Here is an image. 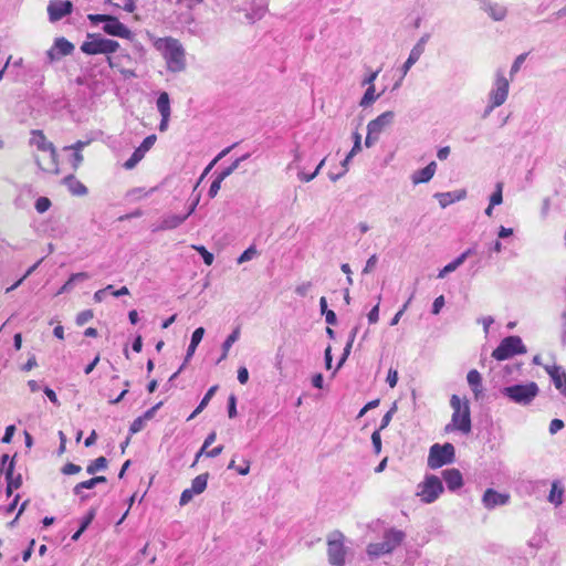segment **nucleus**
Returning a JSON list of instances; mask_svg holds the SVG:
<instances>
[{"label": "nucleus", "instance_id": "58", "mask_svg": "<svg viewBox=\"0 0 566 566\" xmlns=\"http://www.w3.org/2000/svg\"><path fill=\"white\" fill-rule=\"evenodd\" d=\"M371 442H373V446L375 448V451L377 453H379L380 449H381V439H380L379 430H376V431L373 432V434H371Z\"/></svg>", "mask_w": 566, "mask_h": 566}, {"label": "nucleus", "instance_id": "39", "mask_svg": "<svg viewBox=\"0 0 566 566\" xmlns=\"http://www.w3.org/2000/svg\"><path fill=\"white\" fill-rule=\"evenodd\" d=\"M548 375L551 376L555 387H560V374L564 371L558 366H552L545 368Z\"/></svg>", "mask_w": 566, "mask_h": 566}, {"label": "nucleus", "instance_id": "63", "mask_svg": "<svg viewBox=\"0 0 566 566\" xmlns=\"http://www.w3.org/2000/svg\"><path fill=\"white\" fill-rule=\"evenodd\" d=\"M43 391H44L45 396L48 397V399H49L52 403H54L55 406H60V401H59L57 396H56V394H55V391H54V390H52V389H51V388H49V387H45Z\"/></svg>", "mask_w": 566, "mask_h": 566}, {"label": "nucleus", "instance_id": "40", "mask_svg": "<svg viewBox=\"0 0 566 566\" xmlns=\"http://www.w3.org/2000/svg\"><path fill=\"white\" fill-rule=\"evenodd\" d=\"M240 329L235 328L223 342L222 349L223 352H229L232 345L239 339Z\"/></svg>", "mask_w": 566, "mask_h": 566}, {"label": "nucleus", "instance_id": "26", "mask_svg": "<svg viewBox=\"0 0 566 566\" xmlns=\"http://www.w3.org/2000/svg\"><path fill=\"white\" fill-rule=\"evenodd\" d=\"M157 109L160 116H170V98L167 92H161L156 102Z\"/></svg>", "mask_w": 566, "mask_h": 566}, {"label": "nucleus", "instance_id": "12", "mask_svg": "<svg viewBox=\"0 0 566 566\" xmlns=\"http://www.w3.org/2000/svg\"><path fill=\"white\" fill-rule=\"evenodd\" d=\"M395 118V113L391 111H387L380 114L375 119L370 120L367 125V136L365 139V145L367 147L373 146L378 139L381 132L391 125Z\"/></svg>", "mask_w": 566, "mask_h": 566}, {"label": "nucleus", "instance_id": "57", "mask_svg": "<svg viewBox=\"0 0 566 566\" xmlns=\"http://www.w3.org/2000/svg\"><path fill=\"white\" fill-rule=\"evenodd\" d=\"M369 324H375L379 318V303H377L367 315Z\"/></svg>", "mask_w": 566, "mask_h": 566}, {"label": "nucleus", "instance_id": "33", "mask_svg": "<svg viewBox=\"0 0 566 566\" xmlns=\"http://www.w3.org/2000/svg\"><path fill=\"white\" fill-rule=\"evenodd\" d=\"M353 157H354V147L349 150V153L347 154V156L343 160V163H342V170L338 171V172L331 171L328 174L329 179L333 180V181L338 180L348 170V163H349V160Z\"/></svg>", "mask_w": 566, "mask_h": 566}, {"label": "nucleus", "instance_id": "53", "mask_svg": "<svg viewBox=\"0 0 566 566\" xmlns=\"http://www.w3.org/2000/svg\"><path fill=\"white\" fill-rule=\"evenodd\" d=\"M564 428V421L560 419H553L549 423V433L555 434Z\"/></svg>", "mask_w": 566, "mask_h": 566}, {"label": "nucleus", "instance_id": "18", "mask_svg": "<svg viewBox=\"0 0 566 566\" xmlns=\"http://www.w3.org/2000/svg\"><path fill=\"white\" fill-rule=\"evenodd\" d=\"M187 219L188 217L186 214L167 213L161 218L159 224L156 226L153 231L174 230L181 226Z\"/></svg>", "mask_w": 566, "mask_h": 566}, {"label": "nucleus", "instance_id": "4", "mask_svg": "<svg viewBox=\"0 0 566 566\" xmlns=\"http://www.w3.org/2000/svg\"><path fill=\"white\" fill-rule=\"evenodd\" d=\"M405 537L406 534L402 531L389 528L385 531L381 542L368 545L367 553L371 557L390 554L402 543Z\"/></svg>", "mask_w": 566, "mask_h": 566}, {"label": "nucleus", "instance_id": "36", "mask_svg": "<svg viewBox=\"0 0 566 566\" xmlns=\"http://www.w3.org/2000/svg\"><path fill=\"white\" fill-rule=\"evenodd\" d=\"M259 252L255 248V245L249 247L238 258L237 262L238 264H242L244 262L253 260L255 256H258Z\"/></svg>", "mask_w": 566, "mask_h": 566}, {"label": "nucleus", "instance_id": "25", "mask_svg": "<svg viewBox=\"0 0 566 566\" xmlns=\"http://www.w3.org/2000/svg\"><path fill=\"white\" fill-rule=\"evenodd\" d=\"M467 380L474 395L478 396L481 392L482 388L481 374L478 370L472 369L468 373Z\"/></svg>", "mask_w": 566, "mask_h": 566}, {"label": "nucleus", "instance_id": "62", "mask_svg": "<svg viewBox=\"0 0 566 566\" xmlns=\"http://www.w3.org/2000/svg\"><path fill=\"white\" fill-rule=\"evenodd\" d=\"M14 431H15V427L13 424L8 426L6 428V432H4L3 437H2V442L3 443H10L11 440H12V437L14 434Z\"/></svg>", "mask_w": 566, "mask_h": 566}, {"label": "nucleus", "instance_id": "27", "mask_svg": "<svg viewBox=\"0 0 566 566\" xmlns=\"http://www.w3.org/2000/svg\"><path fill=\"white\" fill-rule=\"evenodd\" d=\"M65 184L69 190L75 196H84L87 192V188L74 177L65 178Z\"/></svg>", "mask_w": 566, "mask_h": 566}, {"label": "nucleus", "instance_id": "31", "mask_svg": "<svg viewBox=\"0 0 566 566\" xmlns=\"http://www.w3.org/2000/svg\"><path fill=\"white\" fill-rule=\"evenodd\" d=\"M379 96L380 94H376L375 85H370L367 87L365 94L363 95L359 105L361 107H367L371 105Z\"/></svg>", "mask_w": 566, "mask_h": 566}, {"label": "nucleus", "instance_id": "17", "mask_svg": "<svg viewBox=\"0 0 566 566\" xmlns=\"http://www.w3.org/2000/svg\"><path fill=\"white\" fill-rule=\"evenodd\" d=\"M510 502L509 493H500L494 489H486L483 496L482 503L485 509L494 510L497 506H504Z\"/></svg>", "mask_w": 566, "mask_h": 566}, {"label": "nucleus", "instance_id": "24", "mask_svg": "<svg viewBox=\"0 0 566 566\" xmlns=\"http://www.w3.org/2000/svg\"><path fill=\"white\" fill-rule=\"evenodd\" d=\"M564 495V488L559 481H554L552 483V489L548 494V502L554 504L556 507L562 505Z\"/></svg>", "mask_w": 566, "mask_h": 566}, {"label": "nucleus", "instance_id": "15", "mask_svg": "<svg viewBox=\"0 0 566 566\" xmlns=\"http://www.w3.org/2000/svg\"><path fill=\"white\" fill-rule=\"evenodd\" d=\"M74 45L65 38H56L53 45L46 52L48 59L53 62L63 56L72 54Z\"/></svg>", "mask_w": 566, "mask_h": 566}, {"label": "nucleus", "instance_id": "21", "mask_svg": "<svg viewBox=\"0 0 566 566\" xmlns=\"http://www.w3.org/2000/svg\"><path fill=\"white\" fill-rule=\"evenodd\" d=\"M437 170L436 161L429 163L424 168L415 171L411 180L415 185L426 184L432 179Z\"/></svg>", "mask_w": 566, "mask_h": 566}, {"label": "nucleus", "instance_id": "34", "mask_svg": "<svg viewBox=\"0 0 566 566\" xmlns=\"http://www.w3.org/2000/svg\"><path fill=\"white\" fill-rule=\"evenodd\" d=\"M106 468H107V460L104 457H99V458L95 459L94 461H92L86 467V472L88 474L93 475L98 471L105 470Z\"/></svg>", "mask_w": 566, "mask_h": 566}, {"label": "nucleus", "instance_id": "9", "mask_svg": "<svg viewBox=\"0 0 566 566\" xmlns=\"http://www.w3.org/2000/svg\"><path fill=\"white\" fill-rule=\"evenodd\" d=\"M455 460V448L452 443L443 444L434 443L429 449L428 467L430 469H439L443 465L451 464Z\"/></svg>", "mask_w": 566, "mask_h": 566}, {"label": "nucleus", "instance_id": "59", "mask_svg": "<svg viewBox=\"0 0 566 566\" xmlns=\"http://www.w3.org/2000/svg\"><path fill=\"white\" fill-rule=\"evenodd\" d=\"M386 381L389 385V387L394 388L397 385V381H398V373H397V370L389 369Z\"/></svg>", "mask_w": 566, "mask_h": 566}, {"label": "nucleus", "instance_id": "20", "mask_svg": "<svg viewBox=\"0 0 566 566\" xmlns=\"http://www.w3.org/2000/svg\"><path fill=\"white\" fill-rule=\"evenodd\" d=\"M442 476L448 489L452 492L459 490L463 485L462 473L458 469H447L442 472Z\"/></svg>", "mask_w": 566, "mask_h": 566}, {"label": "nucleus", "instance_id": "8", "mask_svg": "<svg viewBox=\"0 0 566 566\" xmlns=\"http://www.w3.org/2000/svg\"><path fill=\"white\" fill-rule=\"evenodd\" d=\"M88 19L93 23L103 22V31L112 36L126 40H132L134 38L132 30L122 23L116 17L107 14H90Z\"/></svg>", "mask_w": 566, "mask_h": 566}, {"label": "nucleus", "instance_id": "45", "mask_svg": "<svg viewBox=\"0 0 566 566\" xmlns=\"http://www.w3.org/2000/svg\"><path fill=\"white\" fill-rule=\"evenodd\" d=\"M223 179H221L218 175L216 176V178L213 179V181L211 182L210 185V188H209V191H208V195L210 198H214L220 188H221V184H222Z\"/></svg>", "mask_w": 566, "mask_h": 566}, {"label": "nucleus", "instance_id": "16", "mask_svg": "<svg viewBox=\"0 0 566 566\" xmlns=\"http://www.w3.org/2000/svg\"><path fill=\"white\" fill-rule=\"evenodd\" d=\"M480 9L484 11L493 21H503L507 15V8L499 2L491 0H479Z\"/></svg>", "mask_w": 566, "mask_h": 566}, {"label": "nucleus", "instance_id": "10", "mask_svg": "<svg viewBox=\"0 0 566 566\" xmlns=\"http://www.w3.org/2000/svg\"><path fill=\"white\" fill-rule=\"evenodd\" d=\"M527 352L522 338L511 335L503 338L499 346L493 350L492 357L496 360H506L515 355L525 354Z\"/></svg>", "mask_w": 566, "mask_h": 566}, {"label": "nucleus", "instance_id": "29", "mask_svg": "<svg viewBox=\"0 0 566 566\" xmlns=\"http://www.w3.org/2000/svg\"><path fill=\"white\" fill-rule=\"evenodd\" d=\"M422 54L423 53L421 51H419V49H416V48L411 49L409 56L406 60V62L403 63L402 69H401L402 77L409 72V70L412 67V65L419 61V59Z\"/></svg>", "mask_w": 566, "mask_h": 566}, {"label": "nucleus", "instance_id": "55", "mask_svg": "<svg viewBox=\"0 0 566 566\" xmlns=\"http://www.w3.org/2000/svg\"><path fill=\"white\" fill-rule=\"evenodd\" d=\"M228 416L231 419L237 417V399L233 395L229 398Z\"/></svg>", "mask_w": 566, "mask_h": 566}, {"label": "nucleus", "instance_id": "37", "mask_svg": "<svg viewBox=\"0 0 566 566\" xmlns=\"http://www.w3.org/2000/svg\"><path fill=\"white\" fill-rule=\"evenodd\" d=\"M503 201V184L497 182L494 192L490 197L491 206H499Z\"/></svg>", "mask_w": 566, "mask_h": 566}, {"label": "nucleus", "instance_id": "3", "mask_svg": "<svg viewBox=\"0 0 566 566\" xmlns=\"http://www.w3.org/2000/svg\"><path fill=\"white\" fill-rule=\"evenodd\" d=\"M450 406L453 410L451 422L448 423L444 428L446 432H451L458 430L464 434L471 432V412L469 401L464 400L463 402L457 395H452L450 399Z\"/></svg>", "mask_w": 566, "mask_h": 566}, {"label": "nucleus", "instance_id": "32", "mask_svg": "<svg viewBox=\"0 0 566 566\" xmlns=\"http://www.w3.org/2000/svg\"><path fill=\"white\" fill-rule=\"evenodd\" d=\"M95 486H96V484L94 482V479L92 478L90 480H86V481L77 483L74 486L73 492H74L75 495H78L82 501H84V500L87 499V495L83 494V490H90V489H93Z\"/></svg>", "mask_w": 566, "mask_h": 566}, {"label": "nucleus", "instance_id": "2", "mask_svg": "<svg viewBox=\"0 0 566 566\" xmlns=\"http://www.w3.org/2000/svg\"><path fill=\"white\" fill-rule=\"evenodd\" d=\"M30 146L34 149V158L39 168L43 171L57 174V160L55 147L49 142L42 130H32Z\"/></svg>", "mask_w": 566, "mask_h": 566}, {"label": "nucleus", "instance_id": "11", "mask_svg": "<svg viewBox=\"0 0 566 566\" xmlns=\"http://www.w3.org/2000/svg\"><path fill=\"white\" fill-rule=\"evenodd\" d=\"M443 490L442 481L437 475L427 474L424 480L418 484L417 495L423 503L430 504L440 496Z\"/></svg>", "mask_w": 566, "mask_h": 566}, {"label": "nucleus", "instance_id": "52", "mask_svg": "<svg viewBox=\"0 0 566 566\" xmlns=\"http://www.w3.org/2000/svg\"><path fill=\"white\" fill-rule=\"evenodd\" d=\"M353 342H354V333H352V334L349 335V339H348V342H347V344H346V346H345V348H344V353H343L342 358H340V359H339V361H338L337 368H339V367L343 365V363L345 361L346 357L349 355V352H350V347H352V343H353Z\"/></svg>", "mask_w": 566, "mask_h": 566}, {"label": "nucleus", "instance_id": "1", "mask_svg": "<svg viewBox=\"0 0 566 566\" xmlns=\"http://www.w3.org/2000/svg\"><path fill=\"white\" fill-rule=\"evenodd\" d=\"M155 50L165 60L166 67L171 73H180L186 70V50L178 39L172 36L158 38L150 35Z\"/></svg>", "mask_w": 566, "mask_h": 566}, {"label": "nucleus", "instance_id": "44", "mask_svg": "<svg viewBox=\"0 0 566 566\" xmlns=\"http://www.w3.org/2000/svg\"><path fill=\"white\" fill-rule=\"evenodd\" d=\"M295 170L297 171V178L303 182H310L318 175V170H314L312 174L305 172L304 167Z\"/></svg>", "mask_w": 566, "mask_h": 566}, {"label": "nucleus", "instance_id": "38", "mask_svg": "<svg viewBox=\"0 0 566 566\" xmlns=\"http://www.w3.org/2000/svg\"><path fill=\"white\" fill-rule=\"evenodd\" d=\"M302 160H303V151L300 149V147H296L293 150V160L289 164L287 169H298L302 168Z\"/></svg>", "mask_w": 566, "mask_h": 566}, {"label": "nucleus", "instance_id": "22", "mask_svg": "<svg viewBox=\"0 0 566 566\" xmlns=\"http://www.w3.org/2000/svg\"><path fill=\"white\" fill-rule=\"evenodd\" d=\"M467 196L465 190H455L449 192H437L434 197L438 199L441 208H446L449 205L464 199Z\"/></svg>", "mask_w": 566, "mask_h": 566}, {"label": "nucleus", "instance_id": "48", "mask_svg": "<svg viewBox=\"0 0 566 566\" xmlns=\"http://www.w3.org/2000/svg\"><path fill=\"white\" fill-rule=\"evenodd\" d=\"M114 6L117 8H122L124 11L129 13L134 12L136 9L135 0H123V3L115 2Z\"/></svg>", "mask_w": 566, "mask_h": 566}, {"label": "nucleus", "instance_id": "46", "mask_svg": "<svg viewBox=\"0 0 566 566\" xmlns=\"http://www.w3.org/2000/svg\"><path fill=\"white\" fill-rule=\"evenodd\" d=\"M93 318V312L91 310L82 311L76 316V324L82 326Z\"/></svg>", "mask_w": 566, "mask_h": 566}, {"label": "nucleus", "instance_id": "30", "mask_svg": "<svg viewBox=\"0 0 566 566\" xmlns=\"http://www.w3.org/2000/svg\"><path fill=\"white\" fill-rule=\"evenodd\" d=\"M207 483L208 474H199L192 480L190 489L193 493L199 495L206 490Z\"/></svg>", "mask_w": 566, "mask_h": 566}, {"label": "nucleus", "instance_id": "28", "mask_svg": "<svg viewBox=\"0 0 566 566\" xmlns=\"http://www.w3.org/2000/svg\"><path fill=\"white\" fill-rule=\"evenodd\" d=\"M218 387L217 386H212L207 392L206 395L203 396V398L201 399L200 403L198 405V407L193 410V412L188 417V420H191L193 419L195 417H197L209 403V401L211 400V398L213 397V395L216 394Z\"/></svg>", "mask_w": 566, "mask_h": 566}, {"label": "nucleus", "instance_id": "23", "mask_svg": "<svg viewBox=\"0 0 566 566\" xmlns=\"http://www.w3.org/2000/svg\"><path fill=\"white\" fill-rule=\"evenodd\" d=\"M6 479H7V494L11 495L13 490H17L22 484L21 474L14 473L13 461L10 462L9 467L6 470Z\"/></svg>", "mask_w": 566, "mask_h": 566}, {"label": "nucleus", "instance_id": "61", "mask_svg": "<svg viewBox=\"0 0 566 566\" xmlns=\"http://www.w3.org/2000/svg\"><path fill=\"white\" fill-rule=\"evenodd\" d=\"M91 277V275L86 272L74 273L70 276L71 281L76 284L77 282L86 281Z\"/></svg>", "mask_w": 566, "mask_h": 566}, {"label": "nucleus", "instance_id": "35", "mask_svg": "<svg viewBox=\"0 0 566 566\" xmlns=\"http://www.w3.org/2000/svg\"><path fill=\"white\" fill-rule=\"evenodd\" d=\"M145 156L136 148L132 156L124 163V168L127 170L134 169Z\"/></svg>", "mask_w": 566, "mask_h": 566}, {"label": "nucleus", "instance_id": "5", "mask_svg": "<svg viewBox=\"0 0 566 566\" xmlns=\"http://www.w3.org/2000/svg\"><path fill=\"white\" fill-rule=\"evenodd\" d=\"M538 392L539 388L537 384L534 381L527 384H515L512 386L504 387L502 389L503 396L521 406L531 405L532 401L538 395Z\"/></svg>", "mask_w": 566, "mask_h": 566}, {"label": "nucleus", "instance_id": "51", "mask_svg": "<svg viewBox=\"0 0 566 566\" xmlns=\"http://www.w3.org/2000/svg\"><path fill=\"white\" fill-rule=\"evenodd\" d=\"M377 262H378V258H377V255H376V254H373V255L368 259V261H367V263H366L365 268L363 269V274H368V273H370L371 271H374V269H375V268H376V265H377Z\"/></svg>", "mask_w": 566, "mask_h": 566}, {"label": "nucleus", "instance_id": "56", "mask_svg": "<svg viewBox=\"0 0 566 566\" xmlns=\"http://www.w3.org/2000/svg\"><path fill=\"white\" fill-rule=\"evenodd\" d=\"M81 471V467L74 463H67L63 467L62 472L66 475L76 474Z\"/></svg>", "mask_w": 566, "mask_h": 566}, {"label": "nucleus", "instance_id": "41", "mask_svg": "<svg viewBox=\"0 0 566 566\" xmlns=\"http://www.w3.org/2000/svg\"><path fill=\"white\" fill-rule=\"evenodd\" d=\"M193 249H196L200 253V255L203 259L205 264L211 265L213 263V260H214L213 254L211 252H209L205 247H202V245H199V247L195 245Z\"/></svg>", "mask_w": 566, "mask_h": 566}, {"label": "nucleus", "instance_id": "64", "mask_svg": "<svg viewBox=\"0 0 566 566\" xmlns=\"http://www.w3.org/2000/svg\"><path fill=\"white\" fill-rule=\"evenodd\" d=\"M238 380L240 384L244 385L249 380V371L245 367H240L238 369Z\"/></svg>", "mask_w": 566, "mask_h": 566}, {"label": "nucleus", "instance_id": "54", "mask_svg": "<svg viewBox=\"0 0 566 566\" xmlns=\"http://www.w3.org/2000/svg\"><path fill=\"white\" fill-rule=\"evenodd\" d=\"M443 306H444V297H443V295H440L433 301L431 313L434 315L439 314Z\"/></svg>", "mask_w": 566, "mask_h": 566}, {"label": "nucleus", "instance_id": "13", "mask_svg": "<svg viewBox=\"0 0 566 566\" xmlns=\"http://www.w3.org/2000/svg\"><path fill=\"white\" fill-rule=\"evenodd\" d=\"M510 82L505 77L503 71H497L493 87L489 93V99H491V108L500 107L505 103L509 96Z\"/></svg>", "mask_w": 566, "mask_h": 566}, {"label": "nucleus", "instance_id": "60", "mask_svg": "<svg viewBox=\"0 0 566 566\" xmlns=\"http://www.w3.org/2000/svg\"><path fill=\"white\" fill-rule=\"evenodd\" d=\"M312 284L310 282L302 283L296 286L295 293L300 296H305L311 290Z\"/></svg>", "mask_w": 566, "mask_h": 566}, {"label": "nucleus", "instance_id": "42", "mask_svg": "<svg viewBox=\"0 0 566 566\" xmlns=\"http://www.w3.org/2000/svg\"><path fill=\"white\" fill-rule=\"evenodd\" d=\"M51 207V201L46 197H40L35 201V209L39 213H44Z\"/></svg>", "mask_w": 566, "mask_h": 566}, {"label": "nucleus", "instance_id": "50", "mask_svg": "<svg viewBox=\"0 0 566 566\" xmlns=\"http://www.w3.org/2000/svg\"><path fill=\"white\" fill-rule=\"evenodd\" d=\"M197 495L196 493L192 492V490L189 488V489H186L182 491L181 495H180V501H179V504L181 506L188 504L192 499L193 496Z\"/></svg>", "mask_w": 566, "mask_h": 566}, {"label": "nucleus", "instance_id": "14", "mask_svg": "<svg viewBox=\"0 0 566 566\" xmlns=\"http://www.w3.org/2000/svg\"><path fill=\"white\" fill-rule=\"evenodd\" d=\"M73 4L69 0H51L48 4V14L50 22H57L64 17L71 14Z\"/></svg>", "mask_w": 566, "mask_h": 566}, {"label": "nucleus", "instance_id": "7", "mask_svg": "<svg viewBox=\"0 0 566 566\" xmlns=\"http://www.w3.org/2000/svg\"><path fill=\"white\" fill-rule=\"evenodd\" d=\"M327 558L332 566H345L347 549L345 547V536L339 531H334L327 535Z\"/></svg>", "mask_w": 566, "mask_h": 566}, {"label": "nucleus", "instance_id": "19", "mask_svg": "<svg viewBox=\"0 0 566 566\" xmlns=\"http://www.w3.org/2000/svg\"><path fill=\"white\" fill-rule=\"evenodd\" d=\"M205 335V328L203 327H198L193 331L192 335H191V340H190V344L188 346V349H187V354H186V358H185V363L184 365L179 368V370L177 373H175L172 375L171 378H175L177 377V375L182 370V368L185 367V365L192 358L198 345L200 344V342L202 340V337Z\"/></svg>", "mask_w": 566, "mask_h": 566}, {"label": "nucleus", "instance_id": "6", "mask_svg": "<svg viewBox=\"0 0 566 566\" xmlns=\"http://www.w3.org/2000/svg\"><path fill=\"white\" fill-rule=\"evenodd\" d=\"M119 43L115 40L103 38L99 34H87L86 40L81 45V51L88 55L115 53Z\"/></svg>", "mask_w": 566, "mask_h": 566}, {"label": "nucleus", "instance_id": "49", "mask_svg": "<svg viewBox=\"0 0 566 566\" xmlns=\"http://www.w3.org/2000/svg\"><path fill=\"white\" fill-rule=\"evenodd\" d=\"M239 160H234L229 167L224 168L222 171H220L218 174V176L221 178V179H226L228 178L234 170L238 169L239 167Z\"/></svg>", "mask_w": 566, "mask_h": 566}, {"label": "nucleus", "instance_id": "47", "mask_svg": "<svg viewBox=\"0 0 566 566\" xmlns=\"http://www.w3.org/2000/svg\"><path fill=\"white\" fill-rule=\"evenodd\" d=\"M525 59H526V54H520L514 60V62H513V64L511 66V70H510L511 76H513L514 74H516L520 71V69H521L522 64L524 63Z\"/></svg>", "mask_w": 566, "mask_h": 566}, {"label": "nucleus", "instance_id": "43", "mask_svg": "<svg viewBox=\"0 0 566 566\" xmlns=\"http://www.w3.org/2000/svg\"><path fill=\"white\" fill-rule=\"evenodd\" d=\"M145 423H146V420L143 418V416L136 418L129 427V433L135 434V433L142 431L145 427Z\"/></svg>", "mask_w": 566, "mask_h": 566}]
</instances>
